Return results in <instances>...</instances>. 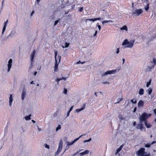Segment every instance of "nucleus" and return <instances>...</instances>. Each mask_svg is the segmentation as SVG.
Masks as SVG:
<instances>
[{
	"instance_id": "obj_55",
	"label": "nucleus",
	"mask_w": 156,
	"mask_h": 156,
	"mask_svg": "<svg viewBox=\"0 0 156 156\" xmlns=\"http://www.w3.org/2000/svg\"><path fill=\"white\" fill-rule=\"evenodd\" d=\"M133 126H135L136 125V122H134L133 123Z\"/></svg>"
},
{
	"instance_id": "obj_61",
	"label": "nucleus",
	"mask_w": 156,
	"mask_h": 156,
	"mask_svg": "<svg viewBox=\"0 0 156 156\" xmlns=\"http://www.w3.org/2000/svg\"><path fill=\"white\" fill-rule=\"evenodd\" d=\"M122 61H123V64L124 63V62H125V59L124 58H122Z\"/></svg>"
},
{
	"instance_id": "obj_27",
	"label": "nucleus",
	"mask_w": 156,
	"mask_h": 156,
	"mask_svg": "<svg viewBox=\"0 0 156 156\" xmlns=\"http://www.w3.org/2000/svg\"><path fill=\"white\" fill-rule=\"evenodd\" d=\"M144 92V90L143 88H141L139 90V94L140 95H142L143 94Z\"/></svg>"
},
{
	"instance_id": "obj_63",
	"label": "nucleus",
	"mask_w": 156,
	"mask_h": 156,
	"mask_svg": "<svg viewBox=\"0 0 156 156\" xmlns=\"http://www.w3.org/2000/svg\"><path fill=\"white\" fill-rule=\"evenodd\" d=\"M32 122L33 123H36V122L34 120H32Z\"/></svg>"
},
{
	"instance_id": "obj_58",
	"label": "nucleus",
	"mask_w": 156,
	"mask_h": 156,
	"mask_svg": "<svg viewBox=\"0 0 156 156\" xmlns=\"http://www.w3.org/2000/svg\"><path fill=\"white\" fill-rule=\"evenodd\" d=\"M82 150H79L76 153L77 154L78 153H79L81 151H82Z\"/></svg>"
},
{
	"instance_id": "obj_11",
	"label": "nucleus",
	"mask_w": 156,
	"mask_h": 156,
	"mask_svg": "<svg viewBox=\"0 0 156 156\" xmlns=\"http://www.w3.org/2000/svg\"><path fill=\"white\" fill-rule=\"evenodd\" d=\"M61 59V56H59L58 63H59L60 62V61ZM58 63H58V64L57 63V60H56V62L55 61V66H54V71L55 72H57V70L58 69Z\"/></svg>"
},
{
	"instance_id": "obj_9",
	"label": "nucleus",
	"mask_w": 156,
	"mask_h": 156,
	"mask_svg": "<svg viewBox=\"0 0 156 156\" xmlns=\"http://www.w3.org/2000/svg\"><path fill=\"white\" fill-rule=\"evenodd\" d=\"M135 40H131L130 42L129 41V43L125 46V47L130 48H132L133 46V44L135 42Z\"/></svg>"
},
{
	"instance_id": "obj_38",
	"label": "nucleus",
	"mask_w": 156,
	"mask_h": 156,
	"mask_svg": "<svg viewBox=\"0 0 156 156\" xmlns=\"http://www.w3.org/2000/svg\"><path fill=\"white\" fill-rule=\"evenodd\" d=\"M151 62H153L154 63V65L153 66H154L156 64V59L154 58Z\"/></svg>"
},
{
	"instance_id": "obj_20",
	"label": "nucleus",
	"mask_w": 156,
	"mask_h": 156,
	"mask_svg": "<svg viewBox=\"0 0 156 156\" xmlns=\"http://www.w3.org/2000/svg\"><path fill=\"white\" fill-rule=\"evenodd\" d=\"M69 43L66 42L62 44V47L63 48H67L69 47Z\"/></svg>"
},
{
	"instance_id": "obj_60",
	"label": "nucleus",
	"mask_w": 156,
	"mask_h": 156,
	"mask_svg": "<svg viewBox=\"0 0 156 156\" xmlns=\"http://www.w3.org/2000/svg\"><path fill=\"white\" fill-rule=\"evenodd\" d=\"M30 83L31 84H34V81H31Z\"/></svg>"
},
{
	"instance_id": "obj_18",
	"label": "nucleus",
	"mask_w": 156,
	"mask_h": 156,
	"mask_svg": "<svg viewBox=\"0 0 156 156\" xmlns=\"http://www.w3.org/2000/svg\"><path fill=\"white\" fill-rule=\"evenodd\" d=\"M85 105H83V106L81 108H80V109H76V111L77 112H78V113L80 111L83 110L85 108Z\"/></svg>"
},
{
	"instance_id": "obj_53",
	"label": "nucleus",
	"mask_w": 156,
	"mask_h": 156,
	"mask_svg": "<svg viewBox=\"0 0 156 156\" xmlns=\"http://www.w3.org/2000/svg\"><path fill=\"white\" fill-rule=\"evenodd\" d=\"M95 19H96V21L97 20H100L101 19V18L98 17V18H95Z\"/></svg>"
},
{
	"instance_id": "obj_59",
	"label": "nucleus",
	"mask_w": 156,
	"mask_h": 156,
	"mask_svg": "<svg viewBox=\"0 0 156 156\" xmlns=\"http://www.w3.org/2000/svg\"><path fill=\"white\" fill-rule=\"evenodd\" d=\"M69 113L67 112V115H66V118H67V117H68L69 116Z\"/></svg>"
},
{
	"instance_id": "obj_12",
	"label": "nucleus",
	"mask_w": 156,
	"mask_h": 156,
	"mask_svg": "<svg viewBox=\"0 0 156 156\" xmlns=\"http://www.w3.org/2000/svg\"><path fill=\"white\" fill-rule=\"evenodd\" d=\"M8 22V20H7L6 22H5L4 23V25L2 29V35H3L4 34V32L6 30V27L7 25ZM1 36H2V35H1Z\"/></svg>"
},
{
	"instance_id": "obj_36",
	"label": "nucleus",
	"mask_w": 156,
	"mask_h": 156,
	"mask_svg": "<svg viewBox=\"0 0 156 156\" xmlns=\"http://www.w3.org/2000/svg\"><path fill=\"white\" fill-rule=\"evenodd\" d=\"M89 151L87 150H86L84 151L83 152V154H84V155L85 154H88L89 153Z\"/></svg>"
},
{
	"instance_id": "obj_43",
	"label": "nucleus",
	"mask_w": 156,
	"mask_h": 156,
	"mask_svg": "<svg viewBox=\"0 0 156 156\" xmlns=\"http://www.w3.org/2000/svg\"><path fill=\"white\" fill-rule=\"evenodd\" d=\"M67 90L66 88H65L64 89V91H63V93L65 94H67Z\"/></svg>"
},
{
	"instance_id": "obj_7",
	"label": "nucleus",
	"mask_w": 156,
	"mask_h": 156,
	"mask_svg": "<svg viewBox=\"0 0 156 156\" xmlns=\"http://www.w3.org/2000/svg\"><path fill=\"white\" fill-rule=\"evenodd\" d=\"M143 11L141 9H136L133 12L132 14L134 16H138Z\"/></svg>"
},
{
	"instance_id": "obj_19",
	"label": "nucleus",
	"mask_w": 156,
	"mask_h": 156,
	"mask_svg": "<svg viewBox=\"0 0 156 156\" xmlns=\"http://www.w3.org/2000/svg\"><path fill=\"white\" fill-rule=\"evenodd\" d=\"M143 122H140V123L137 124L136 126V128L137 129H140V127L143 125Z\"/></svg>"
},
{
	"instance_id": "obj_54",
	"label": "nucleus",
	"mask_w": 156,
	"mask_h": 156,
	"mask_svg": "<svg viewBox=\"0 0 156 156\" xmlns=\"http://www.w3.org/2000/svg\"><path fill=\"white\" fill-rule=\"evenodd\" d=\"M80 63H81L82 64L83 63V62L81 63L80 61H79L77 62L76 64H80Z\"/></svg>"
},
{
	"instance_id": "obj_1",
	"label": "nucleus",
	"mask_w": 156,
	"mask_h": 156,
	"mask_svg": "<svg viewBox=\"0 0 156 156\" xmlns=\"http://www.w3.org/2000/svg\"><path fill=\"white\" fill-rule=\"evenodd\" d=\"M151 115V114L147 113L146 112H143L139 117V120L140 122H143L145 121H147V119Z\"/></svg>"
},
{
	"instance_id": "obj_62",
	"label": "nucleus",
	"mask_w": 156,
	"mask_h": 156,
	"mask_svg": "<svg viewBox=\"0 0 156 156\" xmlns=\"http://www.w3.org/2000/svg\"><path fill=\"white\" fill-rule=\"evenodd\" d=\"M37 73V71L35 72L34 73V74L35 76H36Z\"/></svg>"
},
{
	"instance_id": "obj_45",
	"label": "nucleus",
	"mask_w": 156,
	"mask_h": 156,
	"mask_svg": "<svg viewBox=\"0 0 156 156\" xmlns=\"http://www.w3.org/2000/svg\"><path fill=\"white\" fill-rule=\"evenodd\" d=\"M86 133L83 134L81 135V136H80L79 137L77 138H78V140H79V139L80 137H81L82 136H86Z\"/></svg>"
},
{
	"instance_id": "obj_28",
	"label": "nucleus",
	"mask_w": 156,
	"mask_h": 156,
	"mask_svg": "<svg viewBox=\"0 0 156 156\" xmlns=\"http://www.w3.org/2000/svg\"><path fill=\"white\" fill-rule=\"evenodd\" d=\"M123 100V98H121L120 99L119 98L117 99V101L116 102H115L114 104H116L117 103H120L122 100Z\"/></svg>"
},
{
	"instance_id": "obj_14",
	"label": "nucleus",
	"mask_w": 156,
	"mask_h": 156,
	"mask_svg": "<svg viewBox=\"0 0 156 156\" xmlns=\"http://www.w3.org/2000/svg\"><path fill=\"white\" fill-rule=\"evenodd\" d=\"M144 105V102L140 100L138 103V106L140 107H143Z\"/></svg>"
},
{
	"instance_id": "obj_5",
	"label": "nucleus",
	"mask_w": 156,
	"mask_h": 156,
	"mask_svg": "<svg viewBox=\"0 0 156 156\" xmlns=\"http://www.w3.org/2000/svg\"><path fill=\"white\" fill-rule=\"evenodd\" d=\"M119 70L117 69H115L111 70H108L105 72L102 75V76H105L108 74H115L116 72L119 71Z\"/></svg>"
},
{
	"instance_id": "obj_32",
	"label": "nucleus",
	"mask_w": 156,
	"mask_h": 156,
	"mask_svg": "<svg viewBox=\"0 0 156 156\" xmlns=\"http://www.w3.org/2000/svg\"><path fill=\"white\" fill-rule=\"evenodd\" d=\"M131 102L133 104H136L137 102L136 100V99H133L131 100Z\"/></svg>"
},
{
	"instance_id": "obj_39",
	"label": "nucleus",
	"mask_w": 156,
	"mask_h": 156,
	"mask_svg": "<svg viewBox=\"0 0 156 156\" xmlns=\"http://www.w3.org/2000/svg\"><path fill=\"white\" fill-rule=\"evenodd\" d=\"M96 26L99 29V30H100L101 29V26L99 25V23H97L96 25Z\"/></svg>"
},
{
	"instance_id": "obj_6",
	"label": "nucleus",
	"mask_w": 156,
	"mask_h": 156,
	"mask_svg": "<svg viewBox=\"0 0 156 156\" xmlns=\"http://www.w3.org/2000/svg\"><path fill=\"white\" fill-rule=\"evenodd\" d=\"M78 140V138H76L72 142H68V141L66 142V143L67 144V145L66 146V149L67 150L69 148V146L70 145H73L74 143H75Z\"/></svg>"
},
{
	"instance_id": "obj_17",
	"label": "nucleus",
	"mask_w": 156,
	"mask_h": 156,
	"mask_svg": "<svg viewBox=\"0 0 156 156\" xmlns=\"http://www.w3.org/2000/svg\"><path fill=\"white\" fill-rule=\"evenodd\" d=\"M144 124L146 127L148 128H150L152 126L151 124L148 123L147 121H145Z\"/></svg>"
},
{
	"instance_id": "obj_42",
	"label": "nucleus",
	"mask_w": 156,
	"mask_h": 156,
	"mask_svg": "<svg viewBox=\"0 0 156 156\" xmlns=\"http://www.w3.org/2000/svg\"><path fill=\"white\" fill-rule=\"evenodd\" d=\"M44 146L46 148L49 149V145H48L47 144H44Z\"/></svg>"
},
{
	"instance_id": "obj_24",
	"label": "nucleus",
	"mask_w": 156,
	"mask_h": 156,
	"mask_svg": "<svg viewBox=\"0 0 156 156\" xmlns=\"http://www.w3.org/2000/svg\"><path fill=\"white\" fill-rule=\"evenodd\" d=\"M154 67V66H152L151 67L148 66L146 69V71L148 72L151 71V69Z\"/></svg>"
},
{
	"instance_id": "obj_35",
	"label": "nucleus",
	"mask_w": 156,
	"mask_h": 156,
	"mask_svg": "<svg viewBox=\"0 0 156 156\" xmlns=\"http://www.w3.org/2000/svg\"><path fill=\"white\" fill-rule=\"evenodd\" d=\"M149 4H147V5L145 6V10L147 11L148 9H149Z\"/></svg>"
},
{
	"instance_id": "obj_2",
	"label": "nucleus",
	"mask_w": 156,
	"mask_h": 156,
	"mask_svg": "<svg viewBox=\"0 0 156 156\" xmlns=\"http://www.w3.org/2000/svg\"><path fill=\"white\" fill-rule=\"evenodd\" d=\"M144 148H141L136 152L137 156H151L150 153L146 154V152L145 151Z\"/></svg>"
},
{
	"instance_id": "obj_47",
	"label": "nucleus",
	"mask_w": 156,
	"mask_h": 156,
	"mask_svg": "<svg viewBox=\"0 0 156 156\" xmlns=\"http://www.w3.org/2000/svg\"><path fill=\"white\" fill-rule=\"evenodd\" d=\"M97 32H98L96 30L94 34L93 35L94 37H95L96 36L97 34Z\"/></svg>"
},
{
	"instance_id": "obj_13",
	"label": "nucleus",
	"mask_w": 156,
	"mask_h": 156,
	"mask_svg": "<svg viewBox=\"0 0 156 156\" xmlns=\"http://www.w3.org/2000/svg\"><path fill=\"white\" fill-rule=\"evenodd\" d=\"M26 90L25 89V88H24L23 89V90L22 91V93L21 94V98L22 100L23 101L24 98L25 97L26 95Z\"/></svg>"
},
{
	"instance_id": "obj_40",
	"label": "nucleus",
	"mask_w": 156,
	"mask_h": 156,
	"mask_svg": "<svg viewBox=\"0 0 156 156\" xmlns=\"http://www.w3.org/2000/svg\"><path fill=\"white\" fill-rule=\"evenodd\" d=\"M60 20V19H58V20H56L55 22V23H54V26H55L56 25L57 23H58V22H59V20Z\"/></svg>"
},
{
	"instance_id": "obj_30",
	"label": "nucleus",
	"mask_w": 156,
	"mask_h": 156,
	"mask_svg": "<svg viewBox=\"0 0 156 156\" xmlns=\"http://www.w3.org/2000/svg\"><path fill=\"white\" fill-rule=\"evenodd\" d=\"M140 129L141 131H144L145 132L146 131L145 128V127L143 126V125L141 127H140Z\"/></svg>"
},
{
	"instance_id": "obj_51",
	"label": "nucleus",
	"mask_w": 156,
	"mask_h": 156,
	"mask_svg": "<svg viewBox=\"0 0 156 156\" xmlns=\"http://www.w3.org/2000/svg\"><path fill=\"white\" fill-rule=\"evenodd\" d=\"M119 48H118L117 49V51H116V53L117 54H118L119 52Z\"/></svg>"
},
{
	"instance_id": "obj_25",
	"label": "nucleus",
	"mask_w": 156,
	"mask_h": 156,
	"mask_svg": "<svg viewBox=\"0 0 156 156\" xmlns=\"http://www.w3.org/2000/svg\"><path fill=\"white\" fill-rule=\"evenodd\" d=\"M108 22H111L112 23H113V22L112 20H104L102 22V24L104 25L105 23H106Z\"/></svg>"
},
{
	"instance_id": "obj_23",
	"label": "nucleus",
	"mask_w": 156,
	"mask_h": 156,
	"mask_svg": "<svg viewBox=\"0 0 156 156\" xmlns=\"http://www.w3.org/2000/svg\"><path fill=\"white\" fill-rule=\"evenodd\" d=\"M123 147V144L121 145L120 147L117 149L116 153L117 154L120 152L122 149Z\"/></svg>"
},
{
	"instance_id": "obj_44",
	"label": "nucleus",
	"mask_w": 156,
	"mask_h": 156,
	"mask_svg": "<svg viewBox=\"0 0 156 156\" xmlns=\"http://www.w3.org/2000/svg\"><path fill=\"white\" fill-rule=\"evenodd\" d=\"M62 79H57L55 81L57 82L58 84L59 83V82Z\"/></svg>"
},
{
	"instance_id": "obj_52",
	"label": "nucleus",
	"mask_w": 156,
	"mask_h": 156,
	"mask_svg": "<svg viewBox=\"0 0 156 156\" xmlns=\"http://www.w3.org/2000/svg\"><path fill=\"white\" fill-rule=\"evenodd\" d=\"M102 83L103 84H108L109 83V82H103Z\"/></svg>"
},
{
	"instance_id": "obj_37",
	"label": "nucleus",
	"mask_w": 156,
	"mask_h": 156,
	"mask_svg": "<svg viewBox=\"0 0 156 156\" xmlns=\"http://www.w3.org/2000/svg\"><path fill=\"white\" fill-rule=\"evenodd\" d=\"M61 128V126L60 125H59L56 128V131H57L59 129H60Z\"/></svg>"
},
{
	"instance_id": "obj_33",
	"label": "nucleus",
	"mask_w": 156,
	"mask_h": 156,
	"mask_svg": "<svg viewBox=\"0 0 156 156\" xmlns=\"http://www.w3.org/2000/svg\"><path fill=\"white\" fill-rule=\"evenodd\" d=\"M86 21L89 20L92 21L93 22H94L96 21L95 18H92V19H87L86 20Z\"/></svg>"
},
{
	"instance_id": "obj_48",
	"label": "nucleus",
	"mask_w": 156,
	"mask_h": 156,
	"mask_svg": "<svg viewBox=\"0 0 156 156\" xmlns=\"http://www.w3.org/2000/svg\"><path fill=\"white\" fill-rule=\"evenodd\" d=\"M83 7H81L78 10L79 11H80V12H81L83 10Z\"/></svg>"
},
{
	"instance_id": "obj_46",
	"label": "nucleus",
	"mask_w": 156,
	"mask_h": 156,
	"mask_svg": "<svg viewBox=\"0 0 156 156\" xmlns=\"http://www.w3.org/2000/svg\"><path fill=\"white\" fill-rule=\"evenodd\" d=\"M119 119L120 120H124L125 118L123 117H122V116H120L119 117Z\"/></svg>"
},
{
	"instance_id": "obj_64",
	"label": "nucleus",
	"mask_w": 156,
	"mask_h": 156,
	"mask_svg": "<svg viewBox=\"0 0 156 156\" xmlns=\"http://www.w3.org/2000/svg\"><path fill=\"white\" fill-rule=\"evenodd\" d=\"M94 95L96 96V97L98 96V95L97 94V93L96 92L94 93Z\"/></svg>"
},
{
	"instance_id": "obj_49",
	"label": "nucleus",
	"mask_w": 156,
	"mask_h": 156,
	"mask_svg": "<svg viewBox=\"0 0 156 156\" xmlns=\"http://www.w3.org/2000/svg\"><path fill=\"white\" fill-rule=\"evenodd\" d=\"M136 109H137L136 107H135L133 110V112H135L136 110Z\"/></svg>"
},
{
	"instance_id": "obj_57",
	"label": "nucleus",
	"mask_w": 156,
	"mask_h": 156,
	"mask_svg": "<svg viewBox=\"0 0 156 156\" xmlns=\"http://www.w3.org/2000/svg\"><path fill=\"white\" fill-rule=\"evenodd\" d=\"M73 106H71V107H70V109H69V110L70 111H71L72 110V109H73Z\"/></svg>"
},
{
	"instance_id": "obj_50",
	"label": "nucleus",
	"mask_w": 156,
	"mask_h": 156,
	"mask_svg": "<svg viewBox=\"0 0 156 156\" xmlns=\"http://www.w3.org/2000/svg\"><path fill=\"white\" fill-rule=\"evenodd\" d=\"M79 154L80 155V156H83L84 155L83 152L80 153Z\"/></svg>"
},
{
	"instance_id": "obj_21",
	"label": "nucleus",
	"mask_w": 156,
	"mask_h": 156,
	"mask_svg": "<svg viewBox=\"0 0 156 156\" xmlns=\"http://www.w3.org/2000/svg\"><path fill=\"white\" fill-rule=\"evenodd\" d=\"M146 92L149 95H151L152 92V89L149 88L146 90Z\"/></svg>"
},
{
	"instance_id": "obj_29",
	"label": "nucleus",
	"mask_w": 156,
	"mask_h": 156,
	"mask_svg": "<svg viewBox=\"0 0 156 156\" xmlns=\"http://www.w3.org/2000/svg\"><path fill=\"white\" fill-rule=\"evenodd\" d=\"M120 30H125L127 31V26L126 25H125V26H123L121 28H120Z\"/></svg>"
},
{
	"instance_id": "obj_26",
	"label": "nucleus",
	"mask_w": 156,
	"mask_h": 156,
	"mask_svg": "<svg viewBox=\"0 0 156 156\" xmlns=\"http://www.w3.org/2000/svg\"><path fill=\"white\" fill-rule=\"evenodd\" d=\"M31 116V114H30L28 116H26L25 117V119L27 121L30 120L31 119L30 117Z\"/></svg>"
},
{
	"instance_id": "obj_22",
	"label": "nucleus",
	"mask_w": 156,
	"mask_h": 156,
	"mask_svg": "<svg viewBox=\"0 0 156 156\" xmlns=\"http://www.w3.org/2000/svg\"><path fill=\"white\" fill-rule=\"evenodd\" d=\"M128 43H129V41L127 39H125L122 43V45L123 46L127 45Z\"/></svg>"
},
{
	"instance_id": "obj_31",
	"label": "nucleus",
	"mask_w": 156,
	"mask_h": 156,
	"mask_svg": "<svg viewBox=\"0 0 156 156\" xmlns=\"http://www.w3.org/2000/svg\"><path fill=\"white\" fill-rule=\"evenodd\" d=\"M151 80H150L148 82H147L146 85L147 87H149V86L151 84Z\"/></svg>"
},
{
	"instance_id": "obj_10",
	"label": "nucleus",
	"mask_w": 156,
	"mask_h": 156,
	"mask_svg": "<svg viewBox=\"0 0 156 156\" xmlns=\"http://www.w3.org/2000/svg\"><path fill=\"white\" fill-rule=\"evenodd\" d=\"M12 60L11 58L9 60L8 64V68L7 70V72H9L10 71L12 66Z\"/></svg>"
},
{
	"instance_id": "obj_3",
	"label": "nucleus",
	"mask_w": 156,
	"mask_h": 156,
	"mask_svg": "<svg viewBox=\"0 0 156 156\" xmlns=\"http://www.w3.org/2000/svg\"><path fill=\"white\" fill-rule=\"evenodd\" d=\"M16 32L15 30L13 29L11 31L10 33L6 37L4 38L5 40L9 38H13L16 36Z\"/></svg>"
},
{
	"instance_id": "obj_4",
	"label": "nucleus",
	"mask_w": 156,
	"mask_h": 156,
	"mask_svg": "<svg viewBox=\"0 0 156 156\" xmlns=\"http://www.w3.org/2000/svg\"><path fill=\"white\" fill-rule=\"evenodd\" d=\"M63 143L62 140H61L58 144V150L55 153V156H57L61 152L62 149Z\"/></svg>"
},
{
	"instance_id": "obj_8",
	"label": "nucleus",
	"mask_w": 156,
	"mask_h": 156,
	"mask_svg": "<svg viewBox=\"0 0 156 156\" xmlns=\"http://www.w3.org/2000/svg\"><path fill=\"white\" fill-rule=\"evenodd\" d=\"M35 52L36 51L35 50H34L33 51L31 55L30 58L31 65L30 67H29V69L33 66V62L35 57Z\"/></svg>"
},
{
	"instance_id": "obj_15",
	"label": "nucleus",
	"mask_w": 156,
	"mask_h": 156,
	"mask_svg": "<svg viewBox=\"0 0 156 156\" xmlns=\"http://www.w3.org/2000/svg\"><path fill=\"white\" fill-rule=\"evenodd\" d=\"M13 98L12 97V95L10 94V97L9 98V105L10 106H11L12 104L13 101Z\"/></svg>"
},
{
	"instance_id": "obj_41",
	"label": "nucleus",
	"mask_w": 156,
	"mask_h": 156,
	"mask_svg": "<svg viewBox=\"0 0 156 156\" xmlns=\"http://www.w3.org/2000/svg\"><path fill=\"white\" fill-rule=\"evenodd\" d=\"M91 138H90L88 140H84V143H85L87 142H89V141H91Z\"/></svg>"
},
{
	"instance_id": "obj_56",
	"label": "nucleus",
	"mask_w": 156,
	"mask_h": 156,
	"mask_svg": "<svg viewBox=\"0 0 156 156\" xmlns=\"http://www.w3.org/2000/svg\"><path fill=\"white\" fill-rule=\"evenodd\" d=\"M34 13V11L33 10L32 11L31 14H30V16H32L33 14Z\"/></svg>"
},
{
	"instance_id": "obj_34",
	"label": "nucleus",
	"mask_w": 156,
	"mask_h": 156,
	"mask_svg": "<svg viewBox=\"0 0 156 156\" xmlns=\"http://www.w3.org/2000/svg\"><path fill=\"white\" fill-rule=\"evenodd\" d=\"M58 54V51H55V61L56 62L57 59H56V57L57 55Z\"/></svg>"
},
{
	"instance_id": "obj_16",
	"label": "nucleus",
	"mask_w": 156,
	"mask_h": 156,
	"mask_svg": "<svg viewBox=\"0 0 156 156\" xmlns=\"http://www.w3.org/2000/svg\"><path fill=\"white\" fill-rule=\"evenodd\" d=\"M156 143V141H153L151 144H145V147L147 148L149 147H151V145H152V144H155Z\"/></svg>"
}]
</instances>
